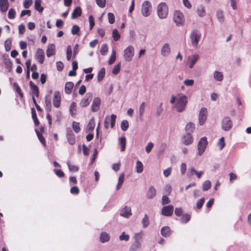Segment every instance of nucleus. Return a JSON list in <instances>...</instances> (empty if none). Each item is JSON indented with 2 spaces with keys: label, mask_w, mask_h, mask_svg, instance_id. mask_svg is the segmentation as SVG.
<instances>
[{
  "label": "nucleus",
  "mask_w": 251,
  "mask_h": 251,
  "mask_svg": "<svg viewBox=\"0 0 251 251\" xmlns=\"http://www.w3.org/2000/svg\"><path fill=\"white\" fill-rule=\"evenodd\" d=\"M170 103L174 104L173 108L176 112L181 113L185 109L188 103V98L186 95L182 94L178 95L177 97L173 95L170 100Z\"/></svg>",
  "instance_id": "nucleus-1"
},
{
  "label": "nucleus",
  "mask_w": 251,
  "mask_h": 251,
  "mask_svg": "<svg viewBox=\"0 0 251 251\" xmlns=\"http://www.w3.org/2000/svg\"><path fill=\"white\" fill-rule=\"evenodd\" d=\"M156 13L159 19H166L169 13V8L167 4L164 2L159 3L156 7Z\"/></svg>",
  "instance_id": "nucleus-2"
},
{
  "label": "nucleus",
  "mask_w": 251,
  "mask_h": 251,
  "mask_svg": "<svg viewBox=\"0 0 251 251\" xmlns=\"http://www.w3.org/2000/svg\"><path fill=\"white\" fill-rule=\"evenodd\" d=\"M201 33L198 29L193 30L190 34V38L193 47L197 48L198 43L201 39Z\"/></svg>",
  "instance_id": "nucleus-3"
},
{
  "label": "nucleus",
  "mask_w": 251,
  "mask_h": 251,
  "mask_svg": "<svg viewBox=\"0 0 251 251\" xmlns=\"http://www.w3.org/2000/svg\"><path fill=\"white\" fill-rule=\"evenodd\" d=\"M173 20L177 26H183L185 22V18L182 12L179 10H176L174 12Z\"/></svg>",
  "instance_id": "nucleus-4"
},
{
  "label": "nucleus",
  "mask_w": 251,
  "mask_h": 251,
  "mask_svg": "<svg viewBox=\"0 0 251 251\" xmlns=\"http://www.w3.org/2000/svg\"><path fill=\"white\" fill-rule=\"evenodd\" d=\"M151 4L149 0H145L143 2L141 6V14L144 17H149L151 13Z\"/></svg>",
  "instance_id": "nucleus-5"
},
{
  "label": "nucleus",
  "mask_w": 251,
  "mask_h": 251,
  "mask_svg": "<svg viewBox=\"0 0 251 251\" xmlns=\"http://www.w3.org/2000/svg\"><path fill=\"white\" fill-rule=\"evenodd\" d=\"M135 50L132 45L128 46L124 50V58L126 62L132 60L134 55Z\"/></svg>",
  "instance_id": "nucleus-6"
},
{
  "label": "nucleus",
  "mask_w": 251,
  "mask_h": 251,
  "mask_svg": "<svg viewBox=\"0 0 251 251\" xmlns=\"http://www.w3.org/2000/svg\"><path fill=\"white\" fill-rule=\"evenodd\" d=\"M207 145L208 142L206 137H203L200 139L197 147L198 154L199 156L203 153Z\"/></svg>",
  "instance_id": "nucleus-7"
},
{
  "label": "nucleus",
  "mask_w": 251,
  "mask_h": 251,
  "mask_svg": "<svg viewBox=\"0 0 251 251\" xmlns=\"http://www.w3.org/2000/svg\"><path fill=\"white\" fill-rule=\"evenodd\" d=\"M171 53V45L168 43L163 44L160 48V55L164 58L169 57Z\"/></svg>",
  "instance_id": "nucleus-8"
},
{
  "label": "nucleus",
  "mask_w": 251,
  "mask_h": 251,
  "mask_svg": "<svg viewBox=\"0 0 251 251\" xmlns=\"http://www.w3.org/2000/svg\"><path fill=\"white\" fill-rule=\"evenodd\" d=\"M116 119V116L114 114H112L110 116H106L105 118L104 122V126L105 128H113L115 126Z\"/></svg>",
  "instance_id": "nucleus-9"
},
{
  "label": "nucleus",
  "mask_w": 251,
  "mask_h": 251,
  "mask_svg": "<svg viewBox=\"0 0 251 251\" xmlns=\"http://www.w3.org/2000/svg\"><path fill=\"white\" fill-rule=\"evenodd\" d=\"M232 126V122L228 117H225L222 122V128L225 131H229Z\"/></svg>",
  "instance_id": "nucleus-10"
},
{
  "label": "nucleus",
  "mask_w": 251,
  "mask_h": 251,
  "mask_svg": "<svg viewBox=\"0 0 251 251\" xmlns=\"http://www.w3.org/2000/svg\"><path fill=\"white\" fill-rule=\"evenodd\" d=\"M92 98L93 95L91 93H86L84 97L80 100L79 105L83 108L87 106L92 101Z\"/></svg>",
  "instance_id": "nucleus-11"
},
{
  "label": "nucleus",
  "mask_w": 251,
  "mask_h": 251,
  "mask_svg": "<svg viewBox=\"0 0 251 251\" xmlns=\"http://www.w3.org/2000/svg\"><path fill=\"white\" fill-rule=\"evenodd\" d=\"M200 59V55L198 54H194L188 56L187 59V64L189 67L192 68L197 61Z\"/></svg>",
  "instance_id": "nucleus-12"
},
{
  "label": "nucleus",
  "mask_w": 251,
  "mask_h": 251,
  "mask_svg": "<svg viewBox=\"0 0 251 251\" xmlns=\"http://www.w3.org/2000/svg\"><path fill=\"white\" fill-rule=\"evenodd\" d=\"M207 111L206 108H202L200 111L199 114V123L200 125H202L207 119Z\"/></svg>",
  "instance_id": "nucleus-13"
},
{
  "label": "nucleus",
  "mask_w": 251,
  "mask_h": 251,
  "mask_svg": "<svg viewBox=\"0 0 251 251\" xmlns=\"http://www.w3.org/2000/svg\"><path fill=\"white\" fill-rule=\"evenodd\" d=\"M182 143L186 145H191L193 143V137L190 133H187L184 135L181 138Z\"/></svg>",
  "instance_id": "nucleus-14"
},
{
  "label": "nucleus",
  "mask_w": 251,
  "mask_h": 251,
  "mask_svg": "<svg viewBox=\"0 0 251 251\" xmlns=\"http://www.w3.org/2000/svg\"><path fill=\"white\" fill-rule=\"evenodd\" d=\"M61 95L58 91H55L53 93V104L54 107L58 108L60 106L61 102Z\"/></svg>",
  "instance_id": "nucleus-15"
},
{
  "label": "nucleus",
  "mask_w": 251,
  "mask_h": 251,
  "mask_svg": "<svg viewBox=\"0 0 251 251\" xmlns=\"http://www.w3.org/2000/svg\"><path fill=\"white\" fill-rule=\"evenodd\" d=\"M35 58L37 61L40 63L43 64L45 59V53L44 51L42 49H38L37 50Z\"/></svg>",
  "instance_id": "nucleus-16"
},
{
  "label": "nucleus",
  "mask_w": 251,
  "mask_h": 251,
  "mask_svg": "<svg viewBox=\"0 0 251 251\" xmlns=\"http://www.w3.org/2000/svg\"><path fill=\"white\" fill-rule=\"evenodd\" d=\"M173 210L174 207L172 205L166 206L162 208V214L166 216H170L172 215Z\"/></svg>",
  "instance_id": "nucleus-17"
},
{
  "label": "nucleus",
  "mask_w": 251,
  "mask_h": 251,
  "mask_svg": "<svg viewBox=\"0 0 251 251\" xmlns=\"http://www.w3.org/2000/svg\"><path fill=\"white\" fill-rule=\"evenodd\" d=\"M100 100L99 98H95L92 102L91 106V110L93 112L97 111L100 107Z\"/></svg>",
  "instance_id": "nucleus-18"
},
{
  "label": "nucleus",
  "mask_w": 251,
  "mask_h": 251,
  "mask_svg": "<svg viewBox=\"0 0 251 251\" xmlns=\"http://www.w3.org/2000/svg\"><path fill=\"white\" fill-rule=\"evenodd\" d=\"M120 215L126 218H129L131 215V208L127 206L125 207L121 210Z\"/></svg>",
  "instance_id": "nucleus-19"
},
{
  "label": "nucleus",
  "mask_w": 251,
  "mask_h": 251,
  "mask_svg": "<svg viewBox=\"0 0 251 251\" xmlns=\"http://www.w3.org/2000/svg\"><path fill=\"white\" fill-rule=\"evenodd\" d=\"M156 191L153 186H151L149 187L147 193V197L148 199H153L156 195Z\"/></svg>",
  "instance_id": "nucleus-20"
},
{
  "label": "nucleus",
  "mask_w": 251,
  "mask_h": 251,
  "mask_svg": "<svg viewBox=\"0 0 251 251\" xmlns=\"http://www.w3.org/2000/svg\"><path fill=\"white\" fill-rule=\"evenodd\" d=\"M9 7L8 0H0V10L2 12H6Z\"/></svg>",
  "instance_id": "nucleus-21"
},
{
  "label": "nucleus",
  "mask_w": 251,
  "mask_h": 251,
  "mask_svg": "<svg viewBox=\"0 0 251 251\" xmlns=\"http://www.w3.org/2000/svg\"><path fill=\"white\" fill-rule=\"evenodd\" d=\"M55 46L53 44H50L48 45L46 51L47 56L48 57H50L55 54Z\"/></svg>",
  "instance_id": "nucleus-22"
},
{
  "label": "nucleus",
  "mask_w": 251,
  "mask_h": 251,
  "mask_svg": "<svg viewBox=\"0 0 251 251\" xmlns=\"http://www.w3.org/2000/svg\"><path fill=\"white\" fill-rule=\"evenodd\" d=\"M110 237L108 233L106 232H102L100 236V240L101 243H105L108 242L110 240Z\"/></svg>",
  "instance_id": "nucleus-23"
},
{
  "label": "nucleus",
  "mask_w": 251,
  "mask_h": 251,
  "mask_svg": "<svg viewBox=\"0 0 251 251\" xmlns=\"http://www.w3.org/2000/svg\"><path fill=\"white\" fill-rule=\"evenodd\" d=\"M29 85L30 89L32 91V95L38 97L39 96V90L37 86L32 81L30 82Z\"/></svg>",
  "instance_id": "nucleus-24"
},
{
  "label": "nucleus",
  "mask_w": 251,
  "mask_h": 251,
  "mask_svg": "<svg viewBox=\"0 0 251 251\" xmlns=\"http://www.w3.org/2000/svg\"><path fill=\"white\" fill-rule=\"evenodd\" d=\"M95 118L94 117H92L90 120L89 122L86 127V131L87 132H91L95 128Z\"/></svg>",
  "instance_id": "nucleus-25"
},
{
  "label": "nucleus",
  "mask_w": 251,
  "mask_h": 251,
  "mask_svg": "<svg viewBox=\"0 0 251 251\" xmlns=\"http://www.w3.org/2000/svg\"><path fill=\"white\" fill-rule=\"evenodd\" d=\"M213 77L216 81H222L223 80L224 76L222 72L215 71L213 73Z\"/></svg>",
  "instance_id": "nucleus-26"
},
{
  "label": "nucleus",
  "mask_w": 251,
  "mask_h": 251,
  "mask_svg": "<svg viewBox=\"0 0 251 251\" xmlns=\"http://www.w3.org/2000/svg\"><path fill=\"white\" fill-rule=\"evenodd\" d=\"M125 180V174L124 173H122L119 175V178H118V182L116 186V189L117 190H119Z\"/></svg>",
  "instance_id": "nucleus-27"
},
{
  "label": "nucleus",
  "mask_w": 251,
  "mask_h": 251,
  "mask_svg": "<svg viewBox=\"0 0 251 251\" xmlns=\"http://www.w3.org/2000/svg\"><path fill=\"white\" fill-rule=\"evenodd\" d=\"M146 107V104L145 102H143L141 103L139 107V115L140 118L142 119L143 118L144 113L145 112V109Z\"/></svg>",
  "instance_id": "nucleus-28"
},
{
  "label": "nucleus",
  "mask_w": 251,
  "mask_h": 251,
  "mask_svg": "<svg viewBox=\"0 0 251 251\" xmlns=\"http://www.w3.org/2000/svg\"><path fill=\"white\" fill-rule=\"evenodd\" d=\"M70 112L71 115L75 117L76 113V104L75 102H72L70 106Z\"/></svg>",
  "instance_id": "nucleus-29"
},
{
  "label": "nucleus",
  "mask_w": 251,
  "mask_h": 251,
  "mask_svg": "<svg viewBox=\"0 0 251 251\" xmlns=\"http://www.w3.org/2000/svg\"><path fill=\"white\" fill-rule=\"evenodd\" d=\"M81 15V9L80 7H77L74 10L72 14V18L73 19H75L78 16Z\"/></svg>",
  "instance_id": "nucleus-30"
},
{
  "label": "nucleus",
  "mask_w": 251,
  "mask_h": 251,
  "mask_svg": "<svg viewBox=\"0 0 251 251\" xmlns=\"http://www.w3.org/2000/svg\"><path fill=\"white\" fill-rule=\"evenodd\" d=\"M135 169H136V173H137L138 174H141L143 172V165L140 161L138 160L136 162Z\"/></svg>",
  "instance_id": "nucleus-31"
},
{
  "label": "nucleus",
  "mask_w": 251,
  "mask_h": 251,
  "mask_svg": "<svg viewBox=\"0 0 251 251\" xmlns=\"http://www.w3.org/2000/svg\"><path fill=\"white\" fill-rule=\"evenodd\" d=\"M141 248V244L139 241H135L130 247V251H137Z\"/></svg>",
  "instance_id": "nucleus-32"
},
{
  "label": "nucleus",
  "mask_w": 251,
  "mask_h": 251,
  "mask_svg": "<svg viewBox=\"0 0 251 251\" xmlns=\"http://www.w3.org/2000/svg\"><path fill=\"white\" fill-rule=\"evenodd\" d=\"M41 0H35L34 2L35 8L39 12H42L44 8L41 6Z\"/></svg>",
  "instance_id": "nucleus-33"
},
{
  "label": "nucleus",
  "mask_w": 251,
  "mask_h": 251,
  "mask_svg": "<svg viewBox=\"0 0 251 251\" xmlns=\"http://www.w3.org/2000/svg\"><path fill=\"white\" fill-rule=\"evenodd\" d=\"M74 87V83L72 82H68L65 84V91L67 94H70Z\"/></svg>",
  "instance_id": "nucleus-34"
},
{
  "label": "nucleus",
  "mask_w": 251,
  "mask_h": 251,
  "mask_svg": "<svg viewBox=\"0 0 251 251\" xmlns=\"http://www.w3.org/2000/svg\"><path fill=\"white\" fill-rule=\"evenodd\" d=\"M105 75V70L104 68H101L99 72L97 75L98 81L100 82L104 77Z\"/></svg>",
  "instance_id": "nucleus-35"
},
{
  "label": "nucleus",
  "mask_w": 251,
  "mask_h": 251,
  "mask_svg": "<svg viewBox=\"0 0 251 251\" xmlns=\"http://www.w3.org/2000/svg\"><path fill=\"white\" fill-rule=\"evenodd\" d=\"M211 186V183L210 180L204 181L202 184V189L203 191H207Z\"/></svg>",
  "instance_id": "nucleus-36"
},
{
  "label": "nucleus",
  "mask_w": 251,
  "mask_h": 251,
  "mask_svg": "<svg viewBox=\"0 0 251 251\" xmlns=\"http://www.w3.org/2000/svg\"><path fill=\"white\" fill-rule=\"evenodd\" d=\"M161 233L162 236L164 237H167L170 235V229L168 226H165L162 228L161 230Z\"/></svg>",
  "instance_id": "nucleus-37"
},
{
  "label": "nucleus",
  "mask_w": 251,
  "mask_h": 251,
  "mask_svg": "<svg viewBox=\"0 0 251 251\" xmlns=\"http://www.w3.org/2000/svg\"><path fill=\"white\" fill-rule=\"evenodd\" d=\"M112 36L114 41H118L121 35L116 29H114L112 31Z\"/></svg>",
  "instance_id": "nucleus-38"
},
{
  "label": "nucleus",
  "mask_w": 251,
  "mask_h": 251,
  "mask_svg": "<svg viewBox=\"0 0 251 251\" xmlns=\"http://www.w3.org/2000/svg\"><path fill=\"white\" fill-rule=\"evenodd\" d=\"M116 50H112V54L108 60V64L109 65L112 64L116 60Z\"/></svg>",
  "instance_id": "nucleus-39"
},
{
  "label": "nucleus",
  "mask_w": 251,
  "mask_h": 251,
  "mask_svg": "<svg viewBox=\"0 0 251 251\" xmlns=\"http://www.w3.org/2000/svg\"><path fill=\"white\" fill-rule=\"evenodd\" d=\"M197 12L198 15L200 17H202L204 16L205 15L204 8L202 6H200V7H198V8L197 9Z\"/></svg>",
  "instance_id": "nucleus-40"
},
{
  "label": "nucleus",
  "mask_w": 251,
  "mask_h": 251,
  "mask_svg": "<svg viewBox=\"0 0 251 251\" xmlns=\"http://www.w3.org/2000/svg\"><path fill=\"white\" fill-rule=\"evenodd\" d=\"M186 130L189 132H192L195 129V125L192 123H188L185 127Z\"/></svg>",
  "instance_id": "nucleus-41"
},
{
  "label": "nucleus",
  "mask_w": 251,
  "mask_h": 251,
  "mask_svg": "<svg viewBox=\"0 0 251 251\" xmlns=\"http://www.w3.org/2000/svg\"><path fill=\"white\" fill-rule=\"evenodd\" d=\"M67 139L70 144L74 145L75 144V136L73 134H68L67 135Z\"/></svg>",
  "instance_id": "nucleus-42"
},
{
  "label": "nucleus",
  "mask_w": 251,
  "mask_h": 251,
  "mask_svg": "<svg viewBox=\"0 0 251 251\" xmlns=\"http://www.w3.org/2000/svg\"><path fill=\"white\" fill-rule=\"evenodd\" d=\"M189 171L190 173L195 174L198 178H200L203 174V171L198 172L194 168H190Z\"/></svg>",
  "instance_id": "nucleus-43"
},
{
  "label": "nucleus",
  "mask_w": 251,
  "mask_h": 251,
  "mask_svg": "<svg viewBox=\"0 0 251 251\" xmlns=\"http://www.w3.org/2000/svg\"><path fill=\"white\" fill-rule=\"evenodd\" d=\"M72 127L74 131L76 133H78L80 131L79 124L77 122H73L72 124Z\"/></svg>",
  "instance_id": "nucleus-44"
},
{
  "label": "nucleus",
  "mask_w": 251,
  "mask_h": 251,
  "mask_svg": "<svg viewBox=\"0 0 251 251\" xmlns=\"http://www.w3.org/2000/svg\"><path fill=\"white\" fill-rule=\"evenodd\" d=\"M67 59L70 61L72 56V49L71 46H68L67 47Z\"/></svg>",
  "instance_id": "nucleus-45"
},
{
  "label": "nucleus",
  "mask_w": 251,
  "mask_h": 251,
  "mask_svg": "<svg viewBox=\"0 0 251 251\" xmlns=\"http://www.w3.org/2000/svg\"><path fill=\"white\" fill-rule=\"evenodd\" d=\"M120 143L121 146V151H123L125 150L126 140L124 136L121 137L120 139Z\"/></svg>",
  "instance_id": "nucleus-46"
},
{
  "label": "nucleus",
  "mask_w": 251,
  "mask_h": 251,
  "mask_svg": "<svg viewBox=\"0 0 251 251\" xmlns=\"http://www.w3.org/2000/svg\"><path fill=\"white\" fill-rule=\"evenodd\" d=\"M216 16L220 22H222L224 21V15L222 10H218L217 11Z\"/></svg>",
  "instance_id": "nucleus-47"
},
{
  "label": "nucleus",
  "mask_w": 251,
  "mask_h": 251,
  "mask_svg": "<svg viewBox=\"0 0 251 251\" xmlns=\"http://www.w3.org/2000/svg\"><path fill=\"white\" fill-rule=\"evenodd\" d=\"M31 112L32 119L34 121L35 126H37L39 124V122L37 119V115L34 108L32 109Z\"/></svg>",
  "instance_id": "nucleus-48"
},
{
  "label": "nucleus",
  "mask_w": 251,
  "mask_h": 251,
  "mask_svg": "<svg viewBox=\"0 0 251 251\" xmlns=\"http://www.w3.org/2000/svg\"><path fill=\"white\" fill-rule=\"evenodd\" d=\"M108 51V47L107 45L106 44H104L102 45L100 50V52L102 55H105L106 54Z\"/></svg>",
  "instance_id": "nucleus-49"
},
{
  "label": "nucleus",
  "mask_w": 251,
  "mask_h": 251,
  "mask_svg": "<svg viewBox=\"0 0 251 251\" xmlns=\"http://www.w3.org/2000/svg\"><path fill=\"white\" fill-rule=\"evenodd\" d=\"M183 83L186 86L191 87L194 84V80L192 79H186L184 80Z\"/></svg>",
  "instance_id": "nucleus-50"
},
{
  "label": "nucleus",
  "mask_w": 251,
  "mask_h": 251,
  "mask_svg": "<svg viewBox=\"0 0 251 251\" xmlns=\"http://www.w3.org/2000/svg\"><path fill=\"white\" fill-rule=\"evenodd\" d=\"M119 239L121 241H127L129 239V236L125 232H123L119 236Z\"/></svg>",
  "instance_id": "nucleus-51"
},
{
  "label": "nucleus",
  "mask_w": 251,
  "mask_h": 251,
  "mask_svg": "<svg viewBox=\"0 0 251 251\" xmlns=\"http://www.w3.org/2000/svg\"><path fill=\"white\" fill-rule=\"evenodd\" d=\"M128 123L126 120H123L121 125V129L124 131H126L128 127Z\"/></svg>",
  "instance_id": "nucleus-52"
},
{
  "label": "nucleus",
  "mask_w": 251,
  "mask_h": 251,
  "mask_svg": "<svg viewBox=\"0 0 251 251\" xmlns=\"http://www.w3.org/2000/svg\"><path fill=\"white\" fill-rule=\"evenodd\" d=\"M4 47L6 51H9L11 48V41L10 39H7L4 43Z\"/></svg>",
  "instance_id": "nucleus-53"
},
{
  "label": "nucleus",
  "mask_w": 251,
  "mask_h": 251,
  "mask_svg": "<svg viewBox=\"0 0 251 251\" xmlns=\"http://www.w3.org/2000/svg\"><path fill=\"white\" fill-rule=\"evenodd\" d=\"M142 223L143 224V226L144 227H146L148 226L149 224V217L147 216V215H145L144 216V217L142 219Z\"/></svg>",
  "instance_id": "nucleus-54"
},
{
  "label": "nucleus",
  "mask_w": 251,
  "mask_h": 251,
  "mask_svg": "<svg viewBox=\"0 0 251 251\" xmlns=\"http://www.w3.org/2000/svg\"><path fill=\"white\" fill-rule=\"evenodd\" d=\"M120 63H118L116 65H115L112 70V73L115 75L118 74L120 70Z\"/></svg>",
  "instance_id": "nucleus-55"
},
{
  "label": "nucleus",
  "mask_w": 251,
  "mask_h": 251,
  "mask_svg": "<svg viewBox=\"0 0 251 251\" xmlns=\"http://www.w3.org/2000/svg\"><path fill=\"white\" fill-rule=\"evenodd\" d=\"M218 146H219L220 150H222L225 146V139L223 137H221L219 142H218Z\"/></svg>",
  "instance_id": "nucleus-56"
},
{
  "label": "nucleus",
  "mask_w": 251,
  "mask_h": 251,
  "mask_svg": "<svg viewBox=\"0 0 251 251\" xmlns=\"http://www.w3.org/2000/svg\"><path fill=\"white\" fill-rule=\"evenodd\" d=\"M172 186L170 184H166L164 187V191L165 193L168 195H170L172 191Z\"/></svg>",
  "instance_id": "nucleus-57"
},
{
  "label": "nucleus",
  "mask_w": 251,
  "mask_h": 251,
  "mask_svg": "<svg viewBox=\"0 0 251 251\" xmlns=\"http://www.w3.org/2000/svg\"><path fill=\"white\" fill-rule=\"evenodd\" d=\"M108 22L110 24H112L115 22V16L112 13H108Z\"/></svg>",
  "instance_id": "nucleus-58"
},
{
  "label": "nucleus",
  "mask_w": 251,
  "mask_h": 251,
  "mask_svg": "<svg viewBox=\"0 0 251 251\" xmlns=\"http://www.w3.org/2000/svg\"><path fill=\"white\" fill-rule=\"evenodd\" d=\"M16 12L13 8H10L8 11V17L10 19H13L15 17Z\"/></svg>",
  "instance_id": "nucleus-59"
},
{
  "label": "nucleus",
  "mask_w": 251,
  "mask_h": 251,
  "mask_svg": "<svg viewBox=\"0 0 251 251\" xmlns=\"http://www.w3.org/2000/svg\"><path fill=\"white\" fill-rule=\"evenodd\" d=\"M67 165L68 166L70 171L71 172H77L78 170L77 167L71 165L69 162H67Z\"/></svg>",
  "instance_id": "nucleus-60"
},
{
  "label": "nucleus",
  "mask_w": 251,
  "mask_h": 251,
  "mask_svg": "<svg viewBox=\"0 0 251 251\" xmlns=\"http://www.w3.org/2000/svg\"><path fill=\"white\" fill-rule=\"evenodd\" d=\"M79 31V27L77 25H74L72 27V30H71V33L73 35H75L77 34V33Z\"/></svg>",
  "instance_id": "nucleus-61"
},
{
  "label": "nucleus",
  "mask_w": 251,
  "mask_h": 251,
  "mask_svg": "<svg viewBox=\"0 0 251 251\" xmlns=\"http://www.w3.org/2000/svg\"><path fill=\"white\" fill-rule=\"evenodd\" d=\"M37 135L38 137L39 140L40 141V142L44 145H46V142L44 138L42 136V135L39 132V131H36Z\"/></svg>",
  "instance_id": "nucleus-62"
},
{
  "label": "nucleus",
  "mask_w": 251,
  "mask_h": 251,
  "mask_svg": "<svg viewBox=\"0 0 251 251\" xmlns=\"http://www.w3.org/2000/svg\"><path fill=\"white\" fill-rule=\"evenodd\" d=\"M96 1L100 7L103 8L105 6V0H96Z\"/></svg>",
  "instance_id": "nucleus-63"
},
{
  "label": "nucleus",
  "mask_w": 251,
  "mask_h": 251,
  "mask_svg": "<svg viewBox=\"0 0 251 251\" xmlns=\"http://www.w3.org/2000/svg\"><path fill=\"white\" fill-rule=\"evenodd\" d=\"M32 4V0H25L24 3V6L25 8H28Z\"/></svg>",
  "instance_id": "nucleus-64"
}]
</instances>
